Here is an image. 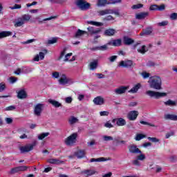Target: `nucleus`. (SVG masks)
I'll list each match as a JSON object with an SVG mask.
<instances>
[{"instance_id": "1", "label": "nucleus", "mask_w": 177, "mask_h": 177, "mask_svg": "<svg viewBox=\"0 0 177 177\" xmlns=\"http://www.w3.org/2000/svg\"><path fill=\"white\" fill-rule=\"evenodd\" d=\"M148 83L149 84L150 88L152 89H156L157 91L162 89L161 87L162 82L161 81V77L159 76H153L149 77Z\"/></svg>"}, {"instance_id": "2", "label": "nucleus", "mask_w": 177, "mask_h": 177, "mask_svg": "<svg viewBox=\"0 0 177 177\" xmlns=\"http://www.w3.org/2000/svg\"><path fill=\"white\" fill-rule=\"evenodd\" d=\"M145 94L147 96H149V97H153V99H160V97H165V96H167V93H161L151 90L147 91Z\"/></svg>"}, {"instance_id": "3", "label": "nucleus", "mask_w": 177, "mask_h": 177, "mask_svg": "<svg viewBox=\"0 0 177 177\" xmlns=\"http://www.w3.org/2000/svg\"><path fill=\"white\" fill-rule=\"evenodd\" d=\"M77 138H78V133H72L65 139V145L66 146H74L77 143Z\"/></svg>"}, {"instance_id": "4", "label": "nucleus", "mask_w": 177, "mask_h": 177, "mask_svg": "<svg viewBox=\"0 0 177 177\" xmlns=\"http://www.w3.org/2000/svg\"><path fill=\"white\" fill-rule=\"evenodd\" d=\"M98 16H106V15H115L120 16V10L117 9H105L97 11Z\"/></svg>"}, {"instance_id": "5", "label": "nucleus", "mask_w": 177, "mask_h": 177, "mask_svg": "<svg viewBox=\"0 0 177 177\" xmlns=\"http://www.w3.org/2000/svg\"><path fill=\"white\" fill-rule=\"evenodd\" d=\"M75 5L80 10H88L91 8V3L86 2L85 0H77Z\"/></svg>"}, {"instance_id": "6", "label": "nucleus", "mask_w": 177, "mask_h": 177, "mask_svg": "<svg viewBox=\"0 0 177 177\" xmlns=\"http://www.w3.org/2000/svg\"><path fill=\"white\" fill-rule=\"evenodd\" d=\"M37 145V141H35L32 144H28L24 146L19 147V151L22 154L24 153H28L32 150H34V147Z\"/></svg>"}, {"instance_id": "7", "label": "nucleus", "mask_w": 177, "mask_h": 177, "mask_svg": "<svg viewBox=\"0 0 177 177\" xmlns=\"http://www.w3.org/2000/svg\"><path fill=\"white\" fill-rule=\"evenodd\" d=\"M59 83L60 84V85H67V84H73L74 82H73V80L67 77L66 75L63 74L61 75V77L59 80Z\"/></svg>"}, {"instance_id": "8", "label": "nucleus", "mask_w": 177, "mask_h": 177, "mask_svg": "<svg viewBox=\"0 0 177 177\" xmlns=\"http://www.w3.org/2000/svg\"><path fill=\"white\" fill-rule=\"evenodd\" d=\"M127 149L130 154H139V153H140V149L133 144L129 145Z\"/></svg>"}, {"instance_id": "9", "label": "nucleus", "mask_w": 177, "mask_h": 177, "mask_svg": "<svg viewBox=\"0 0 177 177\" xmlns=\"http://www.w3.org/2000/svg\"><path fill=\"white\" fill-rule=\"evenodd\" d=\"M44 109V104H37L35 105L34 107V114L37 117L41 116V113H42V110Z\"/></svg>"}, {"instance_id": "10", "label": "nucleus", "mask_w": 177, "mask_h": 177, "mask_svg": "<svg viewBox=\"0 0 177 177\" xmlns=\"http://www.w3.org/2000/svg\"><path fill=\"white\" fill-rule=\"evenodd\" d=\"M139 115V112L138 111H131L127 114V118L129 121H135L138 116Z\"/></svg>"}, {"instance_id": "11", "label": "nucleus", "mask_w": 177, "mask_h": 177, "mask_svg": "<svg viewBox=\"0 0 177 177\" xmlns=\"http://www.w3.org/2000/svg\"><path fill=\"white\" fill-rule=\"evenodd\" d=\"M87 30L91 35H97V34L102 32V29L93 26H88Z\"/></svg>"}, {"instance_id": "12", "label": "nucleus", "mask_w": 177, "mask_h": 177, "mask_svg": "<svg viewBox=\"0 0 177 177\" xmlns=\"http://www.w3.org/2000/svg\"><path fill=\"white\" fill-rule=\"evenodd\" d=\"M119 66L120 67H125L128 68L129 67H132L135 66V64H133V62H132L131 60H125V61H121L119 64Z\"/></svg>"}, {"instance_id": "13", "label": "nucleus", "mask_w": 177, "mask_h": 177, "mask_svg": "<svg viewBox=\"0 0 177 177\" xmlns=\"http://www.w3.org/2000/svg\"><path fill=\"white\" fill-rule=\"evenodd\" d=\"M128 91V86H121L114 90L115 95H124Z\"/></svg>"}, {"instance_id": "14", "label": "nucleus", "mask_w": 177, "mask_h": 177, "mask_svg": "<svg viewBox=\"0 0 177 177\" xmlns=\"http://www.w3.org/2000/svg\"><path fill=\"white\" fill-rule=\"evenodd\" d=\"M93 102L96 106H103L104 104V98L102 96H97L93 99Z\"/></svg>"}, {"instance_id": "15", "label": "nucleus", "mask_w": 177, "mask_h": 177, "mask_svg": "<svg viewBox=\"0 0 177 177\" xmlns=\"http://www.w3.org/2000/svg\"><path fill=\"white\" fill-rule=\"evenodd\" d=\"M149 16V12H140L136 15V19L137 20H143V19H146Z\"/></svg>"}, {"instance_id": "16", "label": "nucleus", "mask_w": 177, "mask_h": 177, "mask_svg": "<svg viewBox=\"0 0 177 177\" xmlns=\"http://www.w3.org/2000/svg\"><path fill=\"white\" fill-rule=\"evenodd\" d=\"M110 160V158H91L90 160V162H103L104 161H109Z\"/></svg>"}, {"instance_id": "17", "label": "nucleus", "mask_w": 177, "mask_h": 177, "mask_svg": "<svg viewBox=\"0 0 177 177\" xmlns=\"http://www.w3.org/2000/svg\"><path fill=\"white\" fill-rule=\"evenodd\" d=\"M115 34V30L113 28L106 29L104 32L105 37H113Z\"/></svg>"}, {"instance_id": "18", "label": "nucleus", "mask_w": 177, "mask_h": 177, "mask_svg": "<svg viewBox=\"0 0 177 177\" xmlns=\"http://www.w3.org/2000/svg\"><path fill=\"white\" fill-rule=\"evenodd\" d=\"M122 40L120 39H115L109 41L108 45H111L112 46H121Z\"/></svg>"}, {"instance_id": "19", "label": "nucleus", "mask_w": 177, "mask_h": 177, "mask_svg": "<svg viewBox=\"0 0 177 177\" xmlns=\"http://www.w3.org/2000/svg\"><path fill=\"white\" fill-rule=\"evenodd\" d=\"M48 102L50 103V104H52V106H53V107H55L57 109L59 107H62V103H60L55 100L49 99Z\"/></svg>"}, {"instance_id": "20", "label": "nucleus", "mask_w": 177, "mask_h": 177, "mask_svg": "<svg viewBox=\"0 0 177 177\" xmlns=\"http://www.w3.org/2000/svg\"><path fill=\"white\" fill-rule=\"evenodd\" d=\"M82 174L85 176H92V175H95L96 174V171L92 169L84 170L82 171Z\"/></svg>"}, {"instance_id": "21", "label": "nucleus", "mask_w": 177, "mask_h": 177, "mask_svg": "<svg viewBox=\"0 0 177 177\" xmlns=\"http://www.w3.org/2000/svg\"><path fill=\"white\" fill-rule=\"evenodd\" d=\"M45 59V53L40 52L39 55L35 56L33 60L34 62H39V60H44Z\"/></svg>"}, {"instance_id": "22", "label": "nucleus", "mask_w": 177, "mask_h": 177, "mask_svg": "<svg viewBox=\"0 0 177 177\" xmlns=\"http://www.w3.org/2000/svg\"><path fill=\"white\" fill-rule=\"evenodd\" d=\"M116 125H118V127H124L127 125V120L122 118H117Z\"/></svg>"}, {"instance_id": "23", "label": "nucleus", "mask_w": 177, "mask_h": 177, "mask_svg": "<svg viewBox=\"0 0 177 177\" xmlns=\"http://www.w3.org/2000/svg\"><path fill=\"white\" fill-rule=\"evenodd\" d=\"M97 64H99V60L97 59H95L93 62H91L89 64L90 70H96L97 68Z\"/></svg>"}, {"instance_id": "24", "label": "nucleus", "mask_w": 177, "mask_h": 177, "mask_svg": "<svg viewBox=\"0 0 177 177\" xmlns=\"http://www.w3.org/2000/svg\"><path fill=\"white\" fill-rule=\"evenodd\" d=\"M86 24H90V26H95V27H102L104 26L103 23L95 21H87Z\"/></svg>"}, {"instance_id": "25", "label": "nucleus", "mask_w": 177, "mask_h": 177, "mask_svg": "<svg viewBox=\"0 0 177 177\" xmlns=\"http://www.w3.org/2000/svg\"><path fill=\"white\" fill-rule=\"evenodd\" d=\"M140 86H142L140 83L137 84L131 90L129 91V93H136V92L140 89Z\"/></svg>"}, {"instance_id": "26", "label": "nucleus", "mask_w": 177, "mask_h": 177, "mask_svg": "<svg viewBox=\"0 0 177 177\" xmlns=\"http://www.w3.org/2000/svg\"><path fill=\"white\" fill-rule=\"evenodd\" d=\"M85 150H79L75 153V156H76L77 158H84V157H85Z\"/></svg>"}, {"instance_id": "27", "label": "nucleus", "mask_w": 177, "mask_h": 177, "mask_svg": "<svg viewBox=\"0 0 177 177\" xmlns=\"http://www.w3.org/2000/svg\"><path fill=\"white\" fill-rule=\"evenodd\" d=\"M26 23L22 20L21 17H19L14 24L15 27H21Z\"/></svg>"}, {"instance_id": "28", "label": "nucleus", "mask_w": 177, "mask_h": 177, "mask_svg": "<svg viewBox=\"0 0 177 177\" xmlns=\"http://www.w3.org/2000/svg\"><path fill=\"white\" fill-rule=\"evenodd\" d=\"M165 120H171V121H177V115L174 114H166L165 115Z\"/></svg>"}, {"instance_id": "29", "label": "nucleus", "mask_w": 177, "mask_h": 177, "mask_svg": "<svg viewBox=\"0 0 177 177\" xmlns=\"http://www.w3.org/2000/svg\"><path fill=\"white\" fill-rule=\"evenodd\" d=\"M18 99H26L27 97V93L24 90H21L18 92L17 94Z\"/></svg>"}, {"instance_id": "30", "label": "nucleus", "mask_w": 177, "mask_h": 177, "mask_svg": "<svg viewBox=\"0 0 177 177\" xmlns=\"http://www.w3.org/2000/svg\"><path fill=\"white\" fill-rule=\"evenodd\" d=\"M109 44H105V45H103V46H97V47H95L93 48H92L91 50H107L108 49V47L109 46Z\"/></svg>"}, {"instance_id": "31", "label": "nucleus", "mask_w": 177, "mask_h": 177, "mask_svg": "<svg viewBox=\"0 0 177 177\" xmlns=\"http://www.w3.org/2000/svg\"><path fill=\"white\" fill-rule=\"evenodd\" d=\"M47 161L48 162H49V164H55V165L62 164L63 162V161L56 158H50Z\"/></svg>"}, {"instance_id": "32", "label": "nucleus", "mask_w": 177, "mask_h": 177, "mask_svg": "<svg viewBox=\"0 0 177 177\" xmlns=\"http://www.w3.org/2000/svg\"><path fill=\"white\" fill-rule=\"evenodd\" d=\"M12 32L10 31H3L0 32V39L6 38V37H10Z\"/></svg>"}, {"instance_id": "33", "label": "nucleus", "mask_w": 177, "mask_h": 177, "mask_svg": "<svg viewBox=\"0 0 177 177\" xmlns=\"http://www.w3.org/2000/svg\"><path fill=\"white\" fill-rule=\"evenodd\" d=\"M52 19H56V17H50L48 18H46V19H41L39 18V17H37L35 18L36 20H38V23L39 24H41V23H44V21H48L49 20H52Z\"/></svg>"}, {"instance_id": "34", "label": "nucleus", "mask_w": 177, "mask_h": 177, "mask_svg": "<svg viewBox=\"0 0 177 177\" xmlns=\"http://www.w3.org/2000/svg\"><path fill=\"white\" fill-rule=\"evenodd\" d=\"M123 41H124V45H131V44H133L134 42L133 39L128 37H124L123 39Z\"/></svg>"}, {"instance_id": "35", "label": "nucleus", "mask_w": 177, "mask_h": 177, "mask_svg": "<svg viewBox=\"0 0 177 177\" xmlns=\"http://www.w3.org/2000/svg\"><path fill=\"white\" fill-rule=\"evenodd\" d=\"M49 132L41 133L38 135L37 139H39V140H44V139H45V138H47V136H49Z\"/></svg>"}, {"instance_id": "36", "label": "nucleus", "mask_w": 177, "mask_h": 177, "mask_svg": "<svg viewBox=\"0 0 177 177\" xmlns=\"http://www.w3.org/2000/svg\"><path fill=\"white\" fill-rule=\"evenodd\" d=\"M102 140L103 142H111L113 140H114V138H113V136H102Z\"/></svg>"}, {"instance_id": "37", "label": "nucleus", "mask_w": 177, "mask_h": 177, "mask_svg": "<svg viewBox=\"0 0 177 177\" xmlns=\"http://www.w3.org/2000/svg\"><path fill=\"white\" fill-rule=\"evenodd\" d=\"M137 154H139L137 156L136 158L140 161H145L146 160V155L145 153H142V151H140V153H138Z\"/></svg>"}, {"instance_id": "38", "label": "nucleus", "mask_w": 177, "mask_h": 177, "mask_svg": "<svg viewBox=\"0 0 177 177\" xmlns=\"http://www.w3.org/2000/svg\"><path fill=\"white\" fill-rule=\"evenodd\" d=\"M106 5H110L109 3V1L107 0H98L97 1V6H106Z\"/></svg>"}, {"instance_id": "39", "label": "nucleus", "mask_w": 177, "mask_h": 177, "mask_svg": "<svg viewBox=\"0 0 177 177\" xmlns=\"http://www.w3.org/2000/svg\"><path fill=\"white\" fill-rule=\"evenodd\" d=\"M84 34H86V31H84V30L78 29L75 35V38H80V37H82V35H84Z\"/></svg>"}, {"instance_id": "40", "label": "nucleus", "mask_w": 177, "mask_h": 177, "mask_svg": "<svg viewBox=\"0 0 177 177\" xmlns=\"http://www.w3.org/2000/svg\"><path fill=\"white\" fill-rule=\"evenodd\" d=\"M24 23H27V21H30L31 19V15H24L21 17Z\"/></svg>"}, {"instance_id": "41", "label": "nucleus", "mask_w": 177, "mask_h": 177, "mask_svg": "<svg viewBox=\"0 0 177 177\" xmlns=\"http://www.w3.org/2000/svg\"><path fill=\"white\" fill-rule=\"evenodd\" d=\"M151 32H152L151 28H148L143 32L140 33V35H141V37H143V35H150Z\"/></svg>"}, {"instance_id": "42", "label": "nucleus", "mask_w": 177, "mask_h": 177, "mask_svg": "<svg viewBox=\"0 0 177 177\" xmlns=\"http://www.w3.org/2000/svg\"><path fill=\"white\" fill-rule=\"evenodd\" d=\"M68 49V47H64L62 48V50L61 51V53L59 55V59H63V57H64V56H66V53Z\"/></svg>"}, {"instance_id": "43", "label": "nucleus", "mask_w": 177, "mask_h": 177, "mask_svg": "<svg viewBox=\"0 0 177 177\" xmlns=\"http://www.w3.org/2000/svg\"><path fill=\"white\" fill-rule=\"evenodd\" d=\"M145 138H146V136L145 134L138 133V134H136L135 137V140H137L138 142H139V140H142V139H145Z\"/></svg>"}, {"instance_id": "44", "label": "nucleus", "mask_w": 177, "mask_h": 177, "mask_svg": "<svg viewBox=\"0 0 177 177\" xmlns=\"http://www.w3.org/2000/svg\"><path fill=\"white\" fill-rule=\"evenodd\" d=\"M147 50H149V48H147L146 46H142L140 48L138 49V52H139V53H142V54L146 53Z\"/></svg>"}, {"instance_id": "45", "label": "nucleus", "mask_w": 177, "mask_h": 177, "mask_svg": "<svg viewBox=\"0 0 177 177\" xmlns=\"http://www.w3.org/2000/svg\"><path fill=\"white\" fill-rule=\"evenodd\" d=\"M59 40V37H53L48 40V44L49 45H53V44H56Z\"/></svg>"}, {"instance_id": "46", "label": "nucleus", "mask_w": 177, "mask_h": 177, "mask_svg": "<svg viewBox=\"0 0 177 177\" xmlns=\"http://www.w3.org/2000/svg\"><path fill=\"white\" fill-rule=\"evenodd\" d=\"M165 106H176V102L173 101L171 100H169L164 102Z\"/></svg>"}, {"instance_id": "47", "label": "nucleus", "mask_w": 177, "mask_h": 177, "mask_svg": "<svg viewBox=\"0 0 177 177\" xmlns=\"http://www.w3.org/2000/svg\"><path fill=\"white\" fill-rule=\"evenodd\" d=\"M76 122H78V119L74 116H72L69 118V124L71 125L75 124Z\"/></svg>"}, {"instance_id": "48", "label": "nucleus", "mask_w": 177, "mask_h": 177, "mask_svg": "<svg viewBox=\"0 0 177 177\" xmlns=\"http://www.w3.org/2000/svg\"><path fill=\"white\" fill-rule=\"evenodd\" d=\"M141 75L142 77V78H144V80H147V78H149L150 77V73L146 72V71H143L141 73Z\"/></svg>"}, {"instance_id": "49", "label": "nucleus", "mask_w": 177, "mask_h": 177, "mask_svg": "<svg viewBox=\"0 0 177 177\" xmlns=\"http://www.w3.org/2000/svg\"><path fill=\"white\" fill-rule=\"evenodd\" d=\"M73 56V53H68L64 55V62H70L69 59Z\"/></svg>"}, {"instance_id": "50", "label": "nucleus", "mask_w": 177, "mask_h": 177, "mask_svg": "<svg viewBox=\"0 0 177 177\" xmlns=\"http://www.w3.org/2000/svg\"><path fill=\"white\" fill-rule=\"evenodd\" d=\"M122 0H109V5H115V3H121Z\"/></svg>"}, {"instance_id": "51", "label": "nucleus", "mask_w": 177, "mask_h": 177, "mask_svg": "<svg viewBox=\"0 0 177 177\" xmlns=\"http://www.w3.org/2000/svg\"><path fill=\"white\" fill-rule=\"evenodd\" d=\"M147 139L150 140V142H153V143H158V142H160V140L157 138L148 137Z\"/></svg>"}, {"instance_id": "52", "label": "nucleus", "mask_w": 177, "mask_h": 177, "mask_svg": "<svg viewBox=\"0 0 177 177\" xmlns=\"http://www.w3.org/2000/svg\"><path fill=\"white\" fill-rule=\"evenodd\" d=\"M31 71H32V68L30 67H25L23 68V72L25 74H28V73H31Z\"/></svg>"}, {"instance_id": "53", "label": "nucleus", "mask_w": 177, "mask_h": 177, "mask_svg": "<svg viewBox=\"0 0 177 177\" xmlns=\"http://www.w3.org/2000/svg\"><path fill=\"white\" fill-rule=\"evenodd\" d=\"M170 20H177V12H173L169 15Z\"/></svg>"}, {"instance_id": "54", "label": "nucleus", "mask_w": 177, "mask_h": 177, "mask_svg": "<svg viewBox=\"0 0 177 177\" xmlns=\"http://www.w3.org/2000/svg\"><path fill=\"white\" fill-rule=\"evenodd\" d=\"M158 26L160 27H165V26H168V21H162V22L158 23Z\"/></svg>"}, {"instance_id": "55", "label": "nucleus", "mask_w": 177, "mask_h": 177, "mask_svg": "<svg viewBox=\"0 0 177 177\" xmlns=\"http://www.w3.org/2000/svg\"><path fill=\"white\" fill-rule=\"evenodd\" d=\"M6 89V84L3 82L0 83V92H3Z\"/></svg>"}, {"instance_id": "56", "label": "nucleus", "mask_w": 177, "mask_h": 177, "mask_svg": "<svg viewBox=\"0 0 177 177\" xmlns=\"http://www.w3.org/2000/svg\"><path fill=\"white\" fill-rule=\"evenodd\" d=\"M18 169L19 172L24 171H27L28 169V167L27 166H19L18 167Z\"/></svg>"}, {"instance_id": "57", "label": "nucleus", "mask_w": 177, "mask_h": 177, "mask_svg": "<svg viewBox=\"0 0 177 177\" xmlns=\"http://www.w3.org/2000/svg\"><path fill=\"white\" fill-rule=\"evenodd\" d=\"M6 111H12V110H16V106L11 105L5 109Z\"/></svg>"}, {"instance_id": "58", "label": "nucleus", "mask_w": 177, "mask_h": 177, "mask_svg": "<svg viewBox=\"0 0 177 177\" xmlns=\"http://www.w3.org/2000/svg\"><path fill=\"white\" fill-rule=\"evenodd\" d=\"M105 21H111V20H114V17L111 15H108L104 18Z\"/></svg>"}, {"instance_id": "59", "label": "nucleus", "mask_w": 177, "mask_h": 177, "mask_svg": "<svg viewBox=\"0 0 177 177\" xmlns=\"http://www.w3.org/2000/svg\"><path fill=\"white\" fill-rule=\"evenodd\" d=\"M149 10H158V5H151L149 7Z\"/></svg>"}, {"instance_id": "60", "label": "nucleus", "mask_w": 177, "mask_h": 177, "mask_svg": "<svg viewBox=\"0 0 177 177\" xmlns=\"http://www.w3.org/2000/svg\"><path fill=\"white\" fill-rule=\"evenodd\" d=\"M48 2L51 3H62V2H64V0H48Z\"/></svg>"}, {"instance_id": "61", "label": "nucleus", "mask_w": 177, "mask_h": 177, "mask_svg": "<svg viewBox=\"0 0 177 177\" xmlns=\"http://www.w3.org/2000/svg\"><path fill=\"white\" fill-rule=\"evenodd\" d=\"M142 6H143V4H142V3H138V4L133 5V6L131 7V8H132V9H140Z\"/></svg>"}, {"instance_id": "62", "label": "nucleus", "mask_w": 177, "mask_h": 177, "mask_svg": "<svg viewBox=\"0 0 177 177\" xmlns=\"http://www.w3.org/2000/svg\"><path fill=\"white\" fill-rule=\"evenodd\" d=\"M104 127L105 128H113L114 126L111 124V122H110V121L106 122L104 124Z\"/></svg>"}, {"instance_id": "63", "label": "nucleus", "mask_w": 177, "mask_h": 177, "mask_svg": "<svg viewBox=\"0 0 177 177\" xmlns=\"http://www.w3.org/2000/svg\"><path fill=\"white\" fill-rule=\"evenodd\" d=\"M133 165H136V167H140L141 164L139 160L136 159L133 160Z\"/></svg>"}, {"instance_id": "64", "label": "nucleus", "mask_w": 177, "mask_h": 177, "mask_svg": "<svg viewBox=\"0 0 177 177\" xmlns=\"http://www.w3.org/2000/svg\"><path fill=\"white\" fill-rule=\"evenodd\" d=\"M17 82V79L15 77H11L9 78V82H10V84H15V82Z\"/></svg>"}]
</instances>
